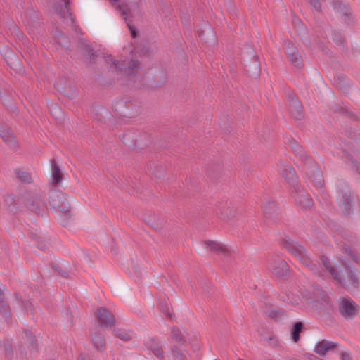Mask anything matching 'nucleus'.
<instances>
[{
	"mask_svg": "<svg viewBox=\"0 0 360 360\" xmlns=\"http://www.w3.org/2000/svg\"><path fill=\"white\" fill-rule=\"evenodd\" d=\"M289 146L301 162V167L314 186L321 188L324 185L323 173L314 159L296 140H289Z\"/></svg>",
	"mask_w": 360,
	"mask_h": 360,
	"instance_id": "1",
	"label": "nucleus"
},
{
	"mask_svg": "<svg viewBox=\"0 0 360 360\" xmlns=\"http://www.w3.org/2000/svg\"><path fill=\"white\" fill-rule=\"evenodd\" d=\"M279 243L281 247L286 249L295 257L297 258L304 266L309 268L312 271L316 270V264L307 255L306 250L303 246L291 240L289 237L281 238Z\"/></svg>",
	"mask_w": 360,
	"mask_h": 360,
	"instance_id": "2",
	"label": "nucleus"
},
{
	"mask_svg": "<svg viewBox=\"0 0 360 360\" xmlns=\"http://www.w3.org/2000/svg\"><path fill=\"white\" fill-rule=\"evenodd\" d=\"M105 61L107 63L110 62V68H113L117 74L135 76L141 68L140 63L136 58H131L130 60H120L115 63L111 56H108Z\"/></svg>",
	"mask_w": 360,
	"mask_h": 360,
	"instance_id": "3",
	"label": "nucleus"
},
{
	"mask_svg": "<svg viewBox=\"0 0 360 360\" xmlns=\"http://www.w3.org/2000/svg\"><path fill=\"white\" fill-rule=\"evenodd\" d=\"M24 205L37 216L43 217L47 210L46 204L41 196L34 193H27L22 196Z\"/></svg>",
	"mask_w": 360,
	"mask_h": 360,
	"instance_id": "4",
	"label": "nucleus"
},
{
	"mask_svg": "<svg viewBox=\"0 0 360 360\" xmlns=\"http://www.w3.org/2000/svg\"><path fill=\"white\" fill-rule=\"evenodd\" d=\"M268 269L276 276L283 280L289 276V266L287 262L278 255H272L267 259Z\"/></svg>",
	"mask_w": 360,
	"mask_h": 360,
	"instance_id": "5",
	"label": "nucleus"
},
{
	"mask_svg": "<svg viewBox=\"0 0 360 360\" xmlns=\"http://www.w3.org/2000/svg\"><path fill=\"white\" fill-rule=\"evenodd\" d=\"M263 215L264 222L270 226L277 224L281 217V212L275 200L269 199L263 202Z\"/></svg>",
	"mask_w": 360,
	"mask_h": 360,
	"instance_id": "6",
	"label": "nucleus"
},
{
	"mask_svg": "<svg viewBox=\"0 0 360 360\" xmlns=\"http://www.w3.org/2000/svg\"><path fill=\"white\" fill-rule=\"evenodd\" d=\"M285 96L288 101V110L291 117L297 120H302L304 117L303 105L293 91L285 90Z\"/></svg>",
	"mask_w": 360,
	"mask_h": 360,
	"instance_id": "7",
	"label": "nucleus"
},
{
	"mask_svg": "<svg viewBox=\"0 0 360 360\" xmlns=\"http://www.w3.org/2000/svg\"><path fill=\"white\" fill-rule=\"evenodd\" d=\"M359 306L351 298H342L338 302V310L340 314L345 320H352L358 313Z\"/></svg>",
	"mask_w": 360,
	"mask_h": 360,
	"instance_id": "8",
	"label": "nucleus"
},
{
	"mask_svg": "<svg viewBox=\"0 0 360 360\" xmlns=\"http://www.w3.org/2000/svg\"><path fill=\"white\" fill-rule=\"evenodd\" d=\"M338 192L344 214L346 215L351 214L353 212V207L351 203L352 193L351 186L345 183H340L338 185Z\"/></svg>",
	"mask_w": 360,
	"mask_h": 360,
	"instance_id": "9",
	"label": "nucleus"
},
{
	"mask_svg": "<svg viewBox=\"0 0 360 360\" xmlns=\"http://www.w3.org/2000/svg\"><path fill=\"white\" fill-rule=\"evenodd\" d=\"M49 204L51 209L55 212L64 208V207L70 206L67 195L56 188H52L50 191Z\"/></svg>",
	"mask_w": 360,
	"mask_h": 360,
	"instance_id": "10",
	"label": "nucleus"
},
{
	"mask_svg": "<svg viewBox=\"0 0 360 360\" xmlns=\"http://www.w3.org/2000/svg\"><path fill=\"white\" fill-rule=\"evenodd\" d=\"M95 314L100 327L111 328L114 326L116 319L110 310L101 307L97 308Z\"/></svg>",
	"mask_w": 360,
	"mask_h": 360,
	"instance_id": "11",
	"label": "nucleus"
},
{
	"mask_svg": "<svg viewBox=\"0 0 360 360\" xmlns=\"http://www.w3.org/2000/svg\"><path fill=\"white\" fill-rule=\"evenodd\" d=\"M292 195L296 204L304 208H310L312 207V198L309 194L298 184L292 187Z\"/></svg>",
	"mask_w": 360,
	"mask_h": 360,
	"instance_id": "12",
	"label": "nucleus"
},
{
	"mask_svg": "<svg viewBox=\"0 0 360 360\" xmlns=\"http://www.w3.org/2000/svg\"><path fill=\"white\" fill-rule=\"evenodd\" d=\"M132 105L131 101H126L124 99L117 100L112 104L115 110L117 111L120 116L125 117H132L141 112L139 107L135 110V112H130L129 108Z\"/></svg>",
	"mask_w": 360,
	"mask_h": 360,
	"instance_id": "13",
	"label": "nucleus"
},
{
	"mask_svg": "<svg viewBox=\"0 0 360 360\" xmlns=\"http://www.w3.org/2000/svg\"><path fill=\"white\" fill-rule=\"evenodd\" d=\"M217 207L216 211L217 216L224 221L231 219L236 214V209L230 201L220 202Z\"/></svg>",
	"mask_w": 360,
	"mask_h": 360,
	"instance_id": "14",
	"label": "nucleus"
},
{
	"mask_svg": "<svg viewBox=\"0 0 360 360\" xmlns=\"http://www.w3.org/2000/svg\"><path fill=\"white\" fill-rule=\"evenodd\" d=\"M341 263L347 271V277L351 282V285L354 289H357L360 285L358 277L359 274V270L347 259H342Z\"/></svg>",
	"mask_w": 360,
	"mask_h": 360,
	"instance_id": "15",
	"label": "nucleus"
},
{
	"mask_svg": "<svg viewBox=\"0 0 360 360\" xmlns=\"http://www.w3.org/2000/svg\"><path fill=\"white\" fill-rule=\"evenodd\" d=\"M91 342L96 350L103 352L106 349V341L104 335L97 328L90 330Z\"/></svg>",
	"mask_w": 360,
	"mask_h": 360,
	"instance_id": "16",
	"label": "nucleus"
},
{
	"mask_svg": "<svg viewBox=\"0 0 360 360\" xmlns=\"http://www.w3.org/2000/svg\"><path fill=\"white\" fill-rule=\"evenodd\" d=\"M0 136L4 142L10 148H16L18 146L15 136L11 133L6 125L0 123Z\"/></svg>",
	"mask_w": 360,
	"mask_h": 360,
	"instance_id": "17",
	"label": "nucleus"
},
{
	"mask_svg": "<svg viewBox=\"0 0 360 360\" xmlns=\"http://www.w3.org/2000/svg\"><path fill=\"white\" fill-rule=\"evenodd\" d=\"M333 7L341 15L342 20L347 24L351 21L350 8L348 4H344L342 0H333Z\"/></svg>",
	"mask_w": 360,
	"mask_h": 360,
	"instance_id": "18",
	"label": "nucleus"
},
{
	"mask_svg": "<svg viewBox=\"0 0 360 360\" xmlns=\"http://www.w3.org/2000/svg\"><path fill=\"white\" fill-rule=\"evenodd\" d=\"M281 176L288 182L292 187L297 184V174L294 168L290 165H282L279 169Z\"/></svg>",
	"mask_w": 360,
	"mask_h": 360,
	"instance_id": "19",
	"label": "nucleus"
},
{
	"mask_svg": "<svg viewBox=\"0 0 360 360\" xmlns=\"http://www.w3.org/2000/svg\"><path fill=\"white\" fill-rule=\"evenodd\" d=\"M337 346V343L324 339L316 345L314 352L320 356H323L329 350L335 349Z\"/></svg>",
	"mask_w": 360,
	"mask_h": 360,
	"instance_id": "20",
	"label": "nucleus"
},
{
	"mask_svg": "<svg viewBox=\"0 0 360 360\" xmlns=\"http://www.w3.org/2000/svg\"><path fill=\"white\" fill-rule=\"evenodd\" d=\"M320 264L325 267L328 272H330L335 281L339 283H343L344 279L339 274L338 271L331 265L330 259L326 255L321 256Z\"/></svg>",
	"mask_w": 360,
	"mask_h": 360,
	"instance_id": "21",
	"label": "nucleus"
},
{
	"mask_svg": "<svg viewBox=\"0 0 360 360\" xmlns=\"http://www.w3.org/2000/svg\"><path fill=\"white\" fill-rule=\"evenodd\" d=\"M331 39L333 42L340 46L342 51H347L348 46L347 44V41L345 39V36L343 34L342 31L340 30H333L330 34Z\"/></svg>",
	"mask_w": 360,
	"mask_h": 360,
	"instance_id": "22",
	"label": "nucleus"
},
{
	"mask_svg": "<svg viewBox=\"0 0 360 360\" xmlns=\"http://www.w3.org/2000/svg\"><path fill=\"white\" fill-rule=\"evenodd\" d=\"M63 179V174L58 165L56 160H51V184L54 187H58Z\"/></svg>",
	"mask_w": 360,
	"mask_h": 360,
	"instance_id": "23",
	"label": "nucleus"
},
{
	"mask_svg": "<svg viewBox=\"0 0 360 360\" xmlns=\"http://www.w3.org/2000/svg\"><path fill=\"white\" fill-rule=\"evenodd\" d=\"M0 98L2 104L9 112L13 113L17 112L18 108L13 98L11 96L7 95L4 91L0 90Z\"/></svg>",
	"mask_w": 360,
	"mask_h": 360,
	"instance_id": "24",
	"label": "nucleus"
},
{
	"mask_svg": "<svg viewBox=\"0 0 360 360\" xmlns=\"http://www.w3.org/2000/svg\"><path fill=\"white\" fill-rule=\"evenodd\" d=\"M25 343L30 351H38V341L36 335L30 330L25 329Z\"/></svg>",
	"mask_w": 360,
	"mask_h": 360,
	"instance_id": "25",
	"label": "nucleus"
},
{
	"mask_svg": "<svg viewBox=\"0 0 360 360\" xmlns=\"http://www.w3.org/2000/svg\"><path fill=\"white\" fill-rule=\"evenodd\" d=\"M317 309L319 314L327 320L331 319L333 314L335 312V307L333 304H324L323 303H319V305H317Z\"/></svg>",
	"mask_w": 360,
	"mask_h": 360,
	"instance_id": "26",
	"label": "nucleus"
},
{
	"mask_svg": "<svg viewBox=\"0 0 360 360\" xmlns=\"http://www.w3.org/2000/svg\"><path fill=\"white\" fill-rule=\"evenodd\" d=\"M58 214V220L59 223L63 226H65L68 224L69 220L71 218V211L70 206L64 207V208H61L56 211Z\"/></svg>",
	"mask_w": 360,
	"mask_h": 360,
	"instance_id": "27",
	"label": "nucleus"
},
{
	"mask_svg": "<svg viewBox=\"0 0 360 360\" xmlns=\"http://www.w3.org/2000/svg\"><path fill=\"white\" fill-rule=\"evenodd\" d=\"M158 308L166 318L170 320L172 319L173 314L170 312V307L166 298L162 297L158 299Z\"/></svg>",
	"mask_w": 360,
	"mask_h": 360,
	"instance_id": "28",
	"label": "nucleus"
},
{
	"mask_svg": "<svg viewBox=\"0 0 360 360\" xmlns=\"http://www.w3.org/2000/svg\"><path fill=\"white\" fill-rule=\"evenodd\" d=\"M304 328V325L302 321L295 322L291 328V338L295 343L298 342L300 340V333Z\"/></svg>",
	"mask_w": 360,
	"mask_h": 360,
	"instance_id": "29",
	"label": "nucleus"
},
{
	"mask_svg": "<svg viewBox=\"0 0 360 360\" xmlns=\"http://www.w3.org/2000/svg\"><path fill=\"white\" fill-rule=\"evenodd\" d=\"M0 313L7 323H9L11 319V311L8 304L4 301V297L0 300Z\"/></svg>",
	"mask_w": 360,
	"mask_h": 360,
	"instance_id": "30",
	"label": "nucleus"
},
{
	"mask_svg": "<svg viewBox=\"0 0 360 360\" xmlns=\"http://www.w3.org/2000/svg\"><path fill=\"white\" fill-rule=\"evenodd\" d=\"M185 347H181L177 345H172L171 346V352L174 360H187L186 355L184 353Z\"/></svg>",
	"mask_w": 360,
	"mask_h": 360,
	"instance_id": "31",
	"label": "nucleus"
},
{
	"mask_svg": "<svg viewBox=\"0 0 360 360\" xmlns=\"http://www.w3.org/2000/svg\"><path fill=\"white\" fill-rule=\"evenodd\" d=\"M172 338L176 342V345L181 347H185V338L177 327H173L172 328Z\"/></svg>",
	"mask_w": 360,
	"mask_h": 360,
	"instance_id": "32",
	"label": "nucleus"
},
{
	"mask_svg": "<svg viewBox=\"0 0 360 360\" xmlns=\"http://www.w3.org/2000/svg\"><path fill=\"white\" fill-rule=\"evenodd\" d=\"M3 347L4 350L5 357L8 360H13L14 358V350L13 348L12 342L10 340L6 339L4 340Z\"/></svg>",
	"mask_w": 360,
	"mask_h": 360,
	"instance_id": "33",
	"label": "nucleus"
},
{
	"mask_svg": "<svg viewBox=\"0 0 360 360\" xmlns=\"http://www.w3.org/2000/svg\"><path fill=\"white\" fill-rule=\"evenodd\" d=\"M119 137L124 145L129 148L133 147L134 148H135L136 145L134 142L136 141L137 139H134L131 137V134L129 131H125L123 134H120Z\"/></svg>",
	"mask_w": 360,
	"mask_h": 360,
	"instance_id": "34",
	"label": "nucleus"
},
{
	"mask_svg": "<svg viewBox=\"0 0 360 360\" xmlns=\"http://www.w3.org/2000/svg\"><path fill=\"white\" fill-rule=\"evenodd\" d=\"M342 247L345 252H346L354 262L356 264H360V257L355 252L353 248L345 243L342 244Z\"/></svg>",
	"mask_w": 360,
	"mask_h": 360,
	"instance_id": "35",
	"label": "nucleus"
},
{
	"mask_svg": "<svg viewBox=\"0 0 360 360\" xmlns=\"http://www.w3.org/2000/svg\"><path fill=\"white\" fill-rule=\"evenodd\" d=\"M82 49L85 53V57L91 62L98 56L96 51L88 44H84Z\"/></svg>",
	"mask_w": 360,
	"mask_h": 360,
	"instance_id": "36",
	"label": "nucleus"
},
{
	"mask_svg": "<svg viewBox=\"0 0 360 360\" xmlns=\"http://www.w3.org/2000/svg\"><path fill=\"white\" fill-rule=\"evenodd\" d=\"M145 347L151 350L154 347H157L161 345L159 339L155 337H148L146 338L143 340Z\"/></svg>",
	"mask_w": 360,
	"mask_h": 360,
	"instance_id": "37",
	"label": "nucleus"
},
{
	"mask_svg": "<svg viewBox=\"0 0 360 360\" xmlns=\"http://www.w3.org/2000/svg\"><path fill=\"white\" fill-rule=\"evenodd\" d=\"M205 244L212 250L217 252H221L225 253L226 252V248L225 245L214 241H206Z\"/></svg>",
	"mask_w": 360,
	"mask_h": 360,
	"instance_id": "38",
	"label": "nucleus"
},
{
	"mask_svg": "<svg viewBox=\"0 0 360 360\" xmlns=\"http://www.w3.org/2000/svg\"><path fill=\"white\" fill-rule=\"evenodd\" d=\"M290 57L291 62L295 67H296L297 68H300L302 67V59L301 56H300L298 51H296L295 52L292 53L290 55Z\"/></svg>",
	"mask_w": 360,
	"mask_h": 360,
	"instance_id": "39",
	"label": "nucleus"
},
{
	"mask_svg": "<svg viewBox=\"0 0 360 360\" xmlns=\"http://www.w3.org/2000/svg\"><path fill=\"white\" fill-rule=\"evenodd\" d=\"M114 333L115 336L122 340L128 341L131 338V335L126 330L121 328H114Z\"/></svg>",
	"mask_w": 360,
	"mask_h": 360,
	"instance_id": "40",
	"label": "nucleus"
},
{
	"mask_svg": "<svg viewBox=\"0 0 360 360\" xmlns=\"http://www.w3.org/2000/svg\"><path fill=\"white\" fill-rule=\"evenodd\" d=\"M267 314L269 318L276 321H281V319L284 316L283 311L275 309L268 311Z\"/></svg>",
	"mask_w": 360,
	"mask_h": 360,
	"instance_id": "41",
	"label": "nucleus"
},
{
	"mask_svg": "<svg viewBox=\"0 0 360 360\" xmlns=\"http://www.w3.org/2000/svg\"><path fill=\"white\" fill-rule=\"evenodd\" d=\"M16 56L15 54L9 49H7L5 51V60L7 64L10 66L14 63V60H15Z\"/></svg>",
	"mask_w": 360,
	"mask_h": 360,
	"instance_id": "42",
	"label": "nucleus"
},
{
	"mask_svg": "<svg viewBox=\"0 0 360 360\" xmlns=\"http://www.w3.org/2000/svg\"><path fill=\"white\" fill-rule=\"evenodd\" d=\"M348 160L350 162V169L360 175V162L352 157H350Z\"/></svg>",
	"mask_w": 360,
	"mask_h": 360,
	"instance_id": "43",
	"label": "nucleus"
},
{
	"mask_svg": "<svg viewBox=\"0 0 360 360\" xmlns=\"http://www.w3.org/2000/svg\"><path fill=\"white\" fill-rule=\"evenodd\" d=\"M225 6L230 15H234L236 14V7L232 0H226Z\"/></svg>",
	"mask_w": 360,
	"mask_h": 360,
	"instance_id": "44",
	"label": "nucleus"
},
{
	"mask_svg": "<svg viewBox=\"0 0 360 360\" xmlns=\"http://www.w3.org/2000/svg\"><path fill=\"white\" fill-rule=\"evenodd\" d=\"M16 174H17L18 179H19L20 181H22L23 182L29 183L31 180V176H30V174L26 172L18 170V171H17Z\"/></svg>",
	"mask_w": 360,
	"mask_h": 360,
	"instance_id": "45",
	"label": "nucleus"
},
{
	"mask_svg": "<svg viewBox=\"0 0 360 360\" xmlns=\"http://www.w3.org/2000/svg\"><path fill=\"white\" fill-rule=\"evenodd\" d=\"M202 288L204 292L209 296L213 292L212 284L208 281H204L202 283Z\"/></svg>",
	"mask_w": 360,
	"mask_h": 360,
	"instance_id": "46",
	"label": "nucleus"
},
{
	"mask_svg": "<svg viewBox=\"0 0 360 360\" xmlns=\"http://www.w3.org/2000/svg\"><path fill=\"white\" fill-rule=\"evenodd\" d=\"M153 354L156 356L160 360H165V356L162 345H159L157 347H154L151 349Z\"/></svg>",
	"mask_w": 360,
	"mask_h": 360,
	"instance_id": "47",
	"label": "nucleus"
},
{
	"mask_svg": "<svg viewBox=\"0 0 360 360\" xmlns=\"http://www.w3.org/2000/svg\"><path fill=\"white\" fill-rule=\"evenodd\" d=\"M51 266L62 277H63L65 278H70L69 274L67 271H65L63 269H62L58 264H56L55 263H52L51 264Z\"/></svg>",
	"mask_w": 360,
	"mask_h": 360,
	"instance_id": "48",
	"label": "nucleus"
},
{
	"mask_svg": "<svg viewBox=\"0 0 360 360\" xmlns=\"http://www.w3.org/2000/svg\"><path fill=\"white\" fill-rule=\"evenodd\" d=\"M206 172L208 175V176L212 180V181H217V176L219 175V172L218 169H214L212 167H209L207 169Z\"/></svg>",
	"mask_w": 360,
	"mask_h": 360,
	"instance_id": "49",
	"label": "nucleus"
},
{
	"mask_svg": "<svg viewBox=\"0 0 360 360\" xmlns=\"http://www.w3.org/2000/svg\"><path fill=\"white\" fill-rule=\"evenodd\" d=\"M320 298L321 299V300L326 304H333V302L330 297V296L328 295V293L324 291V290H321L320 292Z\"/></svg>",
	"mask_w": 360,
	"mask_h": 360,
	"instance_id": "50",
	"label": "nucleus"
},
{
	"mask_svg": "<svg viewBox=\"0 0 360 360\" xmlns=\"http://www.w3.org/2000/svg\"><path fill=\"white\" fill-rule=\"evenodd\" d=\"M36 245L37 248L43 251H45L48 248L47 243L45 240H41V238L39 239V241L38 243H36Z\"/></svg>",
	"mask_w": 360,
	"mask_h": 360,
	"instance_id": "51",
	"label": "nucleus"
},
{
	"mask_svg": "<svg viewBox=\"0 0 360 360\" xmlns=\"http://www.w3.org/2000/svg\"><path fill=\"white\" fill-rule=\"evenodd\" d=\"M313 7L318 11H321V6L319 0H309Z\"/></svg>",
	"mask_w": 360,
	"mask_h": 360,
	"instance_id": "52",
	"label": "nucleus"
},
{
	"mask_svg": "<svg viewBox=\"0 0 360 360\" xmlns=\"http://www.w3.org/2000/svg\"><path fill=\"white\" fill-rule=\"evenodd\" d=\"M127 26L130 30L131 37L133 38H136L139 35V30L135 27L130 26L129 23H127Z\"/></svg>",
	"mask_w": 360,
	"mask_h": 360,
	"instance_id": "53",
	"label": "nucleus"
},
{
	"mask_svg": "<svg viewBox=\"0 0 360 360\" xmlns=\"http://www.w3.org/2000/svg\"><path fill=\"white\" fill-rule=\"evenodd\" d=\"M28 237L35 243H38L39 241V239L41 238L39 236H37V234L32 232L29 233Z\"/></svg>",
	"mask_w": 360,
	"mask_h": 360,
	"instance_id": "54",
	"label": "nucleus"
},
{
	"mask_svg": "<svg viewBox=\"0 0 360 360\" xmlns=\"http://www.w3.org/2000/svg\"><path fill=\"white\" fill-rule=\"evenodd\" d=\"M77 91L75 88L74 90L71 91L70 93L65 94L66 96L71 98H75L77 96Z\"/></svg>",
	"mask_w": 360,
	"mask_h": 360,
	"instance_id": "55",
	"label": "nucleus"
},
{
	"mask_svg": "<svg viewBox=\"0 0 360 360\" xmlns=\"http://www.w3.org/2000/svg\"><path fill=\"white\" fill-rule=\"evenodd\" d=\"M319 48H320V49H321L323 52H325L326 54H328V53H329L330 52V50H329V49H328L327 46H326L323 42H321V43L319 44Z\"/></svg>",
	"mask_w": 360,
	"mask_h": 360,
	"instance_id": "56",
	"label": "nucleus"
},
{
	"mask_svg": "<svg viewBox=\"0 0 360 360\" xmlns=\"http://www.w3.org/2000/svg\"><path fill=\"white\" fill-rule=\"evenodd\" d=\"M305 356L307 357L309 360H319L320 358L316 356V355L310 353H307Z\"/></svg>",
	"mask_w": 360,
	"mask_h": 360,
	"instance_id": "57",
	"label": "nucleus"
},
{
	"mask_svg": "<svg viewBox=\"0 0 360 360\" xmlns=\"http://www.w3.org/2000/svg\"><path fill=\"white\" fill-rule=\"evenodd\" d=\"M341 360H350L349 355L347 352H342Z\"/></svg>",
	"mask_w": 360,
	"mask_h": 360,
	"instance_id": "58",
	"label": "nucleus"
},
{
	"mask_svg": "<svg viewBox=\"0 0 360 360\" xmlns=\"http://www.w3.org/2000/svg\"><path fill=\"white\" fill-rule=\"evenodd\" d=\"M77 360H89V358L86 354H80L78 356Z\"/></svg>",
	"mask_w": 360,
	"mask_h": 360,
	"instance_id": "59",
	"label": "nucleus"
},
{
	"mask_svg": "<svg viewBox=\"0 0 360 360\" xmlns=\"http://www.w3.org/2000/svg\"><path fill=\"white\" fill-rule=\"evenodd\" d=\"M269 342L270 345H274L276 342V340L274 338V336H271L269 340H268Z\"/></svg>",
	"mask_w": 360,
	"mask_h": 360,
	"instance_id": "60",
	"label": "nucleus"
},
{
	"mask_svg": "<svg viewBox=\"0 0 360 360\" xmlns=\"http://www.w3.org/2000/svg\"><path fill=\"white\" fill-rule=\"evenodd\" d=\"M64 3L65 7L68 11V5L70 4V0H62Z\"/></svg>",
	"mask_w": 360,
	"mask_h": 360,
	"instance_id": "61",
	"label": "nucleus"
},
{
	"mask_svg": "<svg viewBox=\"0 0 360 360\" xmlns=\"http://www.w3.org/2000/svg\"><path fill=\"white\" fill-rule=\"evenodd\" d=\"M338 111H339L340 112H341V113H345V112H346V111H347V110H345L342 107H340V108H339V110H338Z\"/></svg>",
	"mask_w": 360,
	"mask_h": 360,
	"instance_id": "62",
	"label": "nucleus"
},
{
	"mask_svg": "<svg viewBox=\"0 0 360 360\" xmlns=\"http://www.w3.org/2000/svg\"><path fill=\"white\" fill-rule=\"evenodd\" d=\"M55 109H56V110H58L59 111H60V108L58 107V105H55Z\"/></svg>",
	"mask_w": 360,
	"mask_h": 360,
	"instance_id": "63",
	"label": "nucleus"
},
{
	"mask_svg": "<svg viewBox=\"0 0 360 360\" xmlns=\"http://www.w3.org/2000/svg\"><path fill=\"white\" fill-rule=\"evenodd\" d=\"M337 86H338V87H340V89H342V86H339V84H337Z\"/></svg>",
	"mask_w": 360,
	"mask_h": 360,
	"instance_id": "64",
	"label": "nucleus"
}]
</instances>
